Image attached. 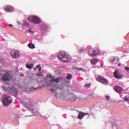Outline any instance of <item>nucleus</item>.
<instances>
[{
    "label": "nucleus",
    "instance_id": "nucleus-1",
    "mask_svg": "<svg viewBox=\"0 0 129 129\" xmlns=\"http://www.w3.org/2000/svg\"><path fill=\"white\" fill-rule=\"evenodd\" d=\"M36 76L38 77H42L43 78V84L46 83V87L49 88H54V89H59L61 88L59 87L57 83L53 84V83H58L59 82V78L55 79L51 75L49 76V79H45L42 73H38L36 74Z\"/></svg>",
    "mask_w": 129,
    "mask_h": 129
},
{
    "label": "nucleus",
    "instance_id": "nucleus-2",
    "mask_svg": "<svg viewBox=\"0 0 129 129\" xmlns=\"http://www.w3.org/2000/svg\"><path fill=\"white\" fill-rule=\"evenodd\" d=\"M55 96L56 98H60L61 100H69L70 101H75L78 98L73 94H69L64 96V93H57Z\"/></svg>",
    "mask_w": 129,
    "mask_h": 129
},
{
    "label": "nucleus",
    "instance_id": "nucleus-3",
    "mask_svg": "<svg viewBox=\"0 0 129 129\" xmlns=\"http://www.w3.org/2000/svg\"><path fill=\"white\" fill-rule=\"evenodd\" d=\"M58 58L64 62H67L71 60V56L64 51L57 53Z\"/></svg>",
    "mask_w": 129,
    "mask_h": 129
},
{
    "label": "nucleus",
    "instance_id": "nucleus-4",
    "mask_svg": "<svg viewBox=\"0 0 129 129\" xmlns=\"http://www.w3.org/2000/svg\"><path fill=\"white\" fill-rule=\"evenodd\" d=\"M27 20L31 23L34 24L41 23V19L36 16H30L27 18Z\"/></svg>",
    "mask_w": 129,
    "mask_h": 129
},
{
    "label": "nucleus",
    "instance_id": "nucleus-5",
    "mask_svg": "<svg viewBox=\"0 0 129 129\" xmlns=\"http://www.w3.org/2000/svg\"><path fill=\"white\" fill-rule=\"evenodd\" d=\"M4 97V99L3 100V103L5 106H8L11 103H12L13 100L11 97L6 95H5Z\"/></svg>",
    "mask_w": 129,
    "mask_h": 129
},
{
    "label": "nucleus",
    "instance_id": "nucleus-6",
    "mask_svg": "<svg viewBox=\"0 0 129 129\" xmlns=\"http://www.w3.org/2000/svg\"><path fill=\"white\" fill-rule=\"evenodd\" d=\"M26 107L29 110H34V109L36 108L35 102H33L31 99H28V103L26 104Z\"/></svg>",
    "mask_w": 129,
    "mask_h": 129
},
{
    "label": "nucleus",
    "instance_id": "nucleus-7",
    "mask_svg": "<svg viewBox=\"0 0 129 129\" xmlns=\"http://www.w3.org/2000/svg\"><path fill=\"white\" fill-rule=\"evenodd\" d=\"M13 77V75L11 73L8 72L6 73L2 76V79L3 81H10Z\"/></svg>",
    "mask_w": 129,
    "mask_h": 129
},
{
    "label": "nucleus",
    "instance_id": "nucleus-8",
    "mask_svg": "<svg viewBox=\"0 0 129 129\" xmlns=\"http://www.w3.org/2000/svg\"><path fill=\"white\" fill-rule=\"evenodd\" d=\"M11 55L12 57L15 59H18L20 57V54L19 51L16 49H13L11 51Z\"/></svg>",
    "mask_w": 129,
    "mask_h": 129
},
{
    "label": "nucleus",
    "instance_id": "nucleus-9",
    "mask_svg": "<svg viewBox=\"0 0 129 129\" xmlns=\"http://www.w3.org/2000/svg\"><path fill=\"white\" fill-rule=\"evenodd\" d=\"M99 52H100V50L98 49L94 50L93 48H90L88 54H89V55L92 56L97 55L99 53Z\"/></svg>",
    "mask_w": 129,
    "mask_h": 129
},
{
    "label": "nucleus",
    "instance_id": "nucleus-10",
    "mask_svg": "<svg viewBox=\"0 0 129 129\" xmlns=\"http://www.w3.org/2000/svg\"><path fill=\"white\" fill-rule=\"evenodd\" d=\"M8 90L10 92V94H12V95H13V96H15V97H17V96H18V92L17 88L14 87L9 88Z\"/></svg>",
    "mask_w": 129,
    "mask_h": 129
},
{
    "label": "nucleus",
    "instance_id": "nucleus-11",
    "mask_svg": "<svg viewBox=\"0 0 129 129\" xmlns=\"http://www.w3.org/2000/svg\"><path fill=\"white\" fill-rule=\"evenodd\" d=\"M113 76L115 79H120L123 78V75L120 72V71L118 70H115L114 72L113 73Z\"/></svg>",
    "mask_w": 129,
    "mask_h": 129
},
{
    "label": "nucleus",
    "instance_id": "nucleus-12",
    "mask_svg": "<svg viewBox=\"0 0 129 129\" xmlns=\"http://www.w3.org/2000/svg\"><path fill=\"white\" fill-rule=\"evenodd\" d=\"M4 10L8 13H12L14 12L15 9L14 8L10 5H8L4 7Z\"/></svg>",
    "mask_w": 129,
    "mask_h": 129
},
{
    "label": "nucleus",
    "instance_id": "nucleus-13",
    "mask_svg": "<svg viewBox=\"0 0 129 129\" xmlns=\"http://www.w3.org/2000/svg\"><path fill=\"white\" fill-rule=\"evenodd\" d=\"M97 81H98V82H100L101 83L104 85H106L108 84L107 80L101 76H98L97 77Z\"/></svg>",
    "mask_w": 129,
    "mask_h": 129
},
{
    "label": "nucleus",
    "instance_id": "nucleus-14",
    "mask_svg": "<svg viewBox=\"0 0 129 129\" xmlns=\"http://www.w3.org/2000/svg\"><path fill=\"white\" fill-rule=\"evenodd\" d=\"M114 90L116 92L119 93V94L123 93V92H124L123 89H122L121 87L117 86H116L114 87Z\"/></svg>",
    "mask_w": 129,
    "mask_h": 129
},
{
    "label": "nucleus",
    "instance_id": "nucleus-15",
    "mask_svg": "<svg viewBox=\"0 0 129 129\" xmlns=\"http://www.w3.org/2000/svg\"><path fill=\"white\" fill-rule=\"evenodd\" d=\"M89 115V113H84V112H81L79 113V115L78 116V118L79 119H82L83 118L86 116V115Z\"/></svg>",
    "mask_w": 129,
    "mask_h": 129
},
{
    "label": "nucleus",
    "instance_id": "nucleus-16",
    "mask_svg": "<svg viewBox=\"0 0 129 129\" xmlns=\"http://www.w3.org/2000/svg\"><path fill=\"white\" fill-rule=\"evenodd\" d=\"M113 64H116L119 62V59L117 57L111 58L110 60Z\"/></svg>",
    "mask_w": 129,
    "mask_h": 129
},
{
    "label": "nucleus",
    "instance_id": "nucleus-17",
    "mask_svg": "<svg viewBox=\"0 0 129 129\" xmlns=\"http://www.w3.org/2000/svg\"><path fill=\"white\" fill-rule=\"evenodd\" d=\"M98 62V59L96 58L92 59L91 63L93 65H95Z\"/></svg>",
    "mask_w": 129,
    "mask_h": 129
},
{
    "label": "nucleus",
    "instance_id": "nucleus-18",
    "mask_svg": "<svg viewBox=\"0 0 129 129\" xmlns=\"http://www.w3.org/2000/svg\"><path fill=\"white\" fill-rule=\"evenodd\" d=\"M26 67L29 69H33V67H34V65L32 64H27L26 66Z\"/></svg>",
    "mask_w": 129,
    "mask_h": 129
},
{
    "label": "nucleus",
    "instance_id": "nucleus-19",
    "mask_svg": "<svg viewBox=\"0 0 129 129\" xmlns=\"http://www.w3.org/2000/svg\"><path fill=\"white\" fill-rule=\"evenodd\" d=\"M49 27L47 25L43 24V30L45 31H47Z\"/></svg>",
    "mask_w": 129,
    "mask_h": 129
},
{
    "label": "nucleus",
    "instance_id": "nucleus-20",
    "mask_svg": "<svg viewBox=\"0 0 129 129\" xmlns=\"http://www.w3.org/2000/svg\"><path fill=\"white\" fill-rule=\"evenodd\" d=\"M28 47L30 48L34 49L35 48V44H33V43H29Z\"/></svg>",
    "mask_w": 129,
    "mask_h": 129
},
{
    "label": "nucleus",
    "instance_id": "nucleus-21",
    "mask_svg": "<svg viewBox=\"0 0 129 129\" xmlns=\"http://www.w3.org/2000/svg\"><path fill=\"white\" fill-rule=\"evenodd\" d=\"M123 100H124L125 101H129V96H125L123 98Z\"/></svg>",
    "mask_w": 129,
    "mask_h": 129
},
{
    "label": "nucleus",
    "instance_id": "nucleus-22",
    "mask_svg": "<svg viewBox=\"0 0 129 129\" xmlns=\"http://www.w3.org/2000/svg\"><path fill=\"white\" fill-rule=\"evenodd\" d=\"M24 26H29L30 25L29 23L27 22H25L23 24Z\"/></svg>",
    "mask_w": 129,
    "mask_h": 129
},
{
    "label": "nucleus",
    "instance_id": "nucleus-23",
    "mask_svg": "<svg viewBox=\"0 0 129 129\" xmlns=\"http://www.w3.org/2000/svg\"><path fill=\"white\" fill-rule=\"evenodd\" d=\"M72 77V75L71 74H69L67 77V79L70 80Z\"/></svg>",
    "mask_w": 129,
    "mask_h": 129
},
{
    "label": "nucleus",
    "instance_id": "nucleus-24",
    "mask_svg": "<svg viewBox=\"0 0 129 129\" xmlns=\"http://www.w3.org/2000/svg\"><path fill=\"white\" fill-rule=\"evenodd\" d=\"M72 69L73 70H79V71L80 70V69L78 68H77V67H73L72 68Z\"/></svg>",
    "mask_w": 129,
    "mask_h": 129
},
{
    "label": "nucleus",
    "instance_id": "nucleus-25",
    "mask_svg": "<svg viewBox=\"0 0 129 129\" xmlns=\"http://www.w3.org/2000/svg\"><path fill=\"white\" fill-rule=\"evenodd\" d=\"M124 70L129 73V68L128 67H125Z\"/></svg>",
    "mask_w": 129,
    "mask_h": 129
},
{
    "label": "nucleus",
    "instance_id": "nucleus-26",
    "mask_svg": "<svg viewBox=\"0 0 129 129\" xmlns=\"http://www.w3.org/2000/svg\"><path fill=\"white\" fill-rule=\"evenodd\" d=\"M48 117H49L48 115L46 117V114H44V115H43V118L47 119V118H48Z\"/></svg>",
    "mask_w": 129,
    "mask_h": 129
},
{
    "label": "nucleus",
    "instance_id": "nucleus-27",
    "mask_svg": "<svg viewBox=\"0 0 129 129\" xmlns=\"http://www.w3.org/2000/svg\"><path fill=\"white\" fill-rule=\"evenodd\" d=\"M91 85V83L89 84H86L85 87H88V88L90 87Z\"/></svg>",
    "mask_w": 129,
    "mask_h": 129
},
{
    "label": "nucleus",
    "instance_id": "nucleus-28",
    "mask_svg": "<svg viewBox=\"0 0 129 129\" xmlns=\"http://www.w3.org/2000/svg\"><path fill=\"white\" fill-rule=\"evenodd\" d=\"M105 98L107 100H109V97L108 96H105Z\"/></svg>",
    "mask_w": 129,
    "mask_h": 129
},
{
    "label": "nucleus",
    "instance_id": "nucleus-29",
    "mask_svg": "<svg viewBox=\"0 0 129 129\" xmlns=\"http://www.w3.org/2000/svg\"><path fill=\"white\" fill-rule=\"evenodd\" d=\"M36 68H41V65H40V64H38V65H37V66H36Z\"/></svg>",
    "mask_w": 129,
    "mask_h": 129
},
{
    "label": "nucleus",
    "instance_id": "nucleus-30",
    "mask_svg": "<svg viewBox=\"0 0 129 129\" xmlns=\"http://www.w3.org/2000/svg\"><path fill=\"white\" fill-rule=\"evenodd\" d=\"M9 26L11 27H13V25L12 24H9Z\"/></svg>",
    "mask_w": 129,
    "mask_h": 129
},
{
    "label": "nucleus",
    "instance_id": "nucleus-31",
    "mask_svg": "<svg viewBox=\"0 0 129 129\" xmlns=\"http://www.w3.org/2000/svg\"><path fill=\"white\" fill-rule=\"evenodd\" d=\"M28 31H29V32H30L32 33H34V32L32 31L31 29H30Z\"/></svg>",
    "mask_w": 129,
    "mask_h": 129
},
{
    "label": "nucleus",
    "instance_id": "nucleus-32",
    "mask_svg": "<svg viewBox=\"0 0 129 129\" xmlns=\"http://www.w3.org/2000/svg\"><path fill=\"white\" fill-rule=\"evenodd\" d=\"M39 71H41L42 70V68L40 67L38 69Z\"/></svg>",
    "mask_w": 129,
    "mask_h": 129
},
{
    "label": "nucleus",
    "instance_id": "nucleus-33",
    "mask_svg": "<svg viewBox=\"0 0 129 129\" xmlns=\"http://www.w3.org/2000/svg\"><path fill=\"white\" fill-rule=\"evenodd\" d=\"M2 76V71L1 70H0V77Z\"/></svg>",
    "mask_w": 129,
    "mask_h": 129
},
{
    "label": "nucleus",
    "instance_id": "nucleus-34",
    "mask_svg": "<svg viewBox=\"0 0 129 129\" xmlns=\"http://www.w3.org/2000/svg\"><path fill=\"white\" fill-rule=\"evenodd\" d=\"M51 91L53 92H54V89L51 88Z\"/></svg>",
    "mask_w": 129,
    "mask_h": 129
},
{
    "label": "nucleus",
    "instance_id": "nucleus-35",
    "mask_svg": "<svg viewBox=\"0 0 129 129\" xmlns=\"http://www.w3.org/2000/svg\"><path fill=\"white\" fill-rule=\"evenodd\" d=\"M117 66H118V67H120V66H121V63H118V64H117Z\"/></svg>",
    "mask_w": 129,
    "mask_h": 129
},
{
    "label": "nucleus",
    "instance_id": "nucleus-36",
    "mask_svg": "<svg viewBox=\"0 0 129 129\" xmlns=\"http://www.w3.org/2000/svg\"><path fill=\"white\" fill-rule=\"evenodd\" d=\"M34 71L37 70V68H34Z\"/></svg>",
    "mask_w": 129,
    "mask_h": 129
},
{
    "label": "nucleus",
    "instance_id": "nucleus-37",
    "mask_svg": "<svg viewBox=\"0 0 129 129\" xmlns=\"http://www.w3.org/2000/svg\"><path fill=\"white\" fill-rule=\"evenodd\" d=\"M32 89H34V88H31L30 89L31 90H32Z\"/></svg>",
    "mask_w": 129,
    "mask_h": 129
},
{
    "label": "nucleus",
    "instance_id": "nucleus-38",
    "mask_svg": "<svg viewBox=\"0 0 129 129\" xmlns=\"http://www.w3.org/2000/svg\"><path fill=\"white\" fill-rule=\"evenodd\" d=\"M101 67H102L103 66V64H101Z\"/></svg>",
    "mask_w": 129,
    "mask_h": 129
}]
</instances>
